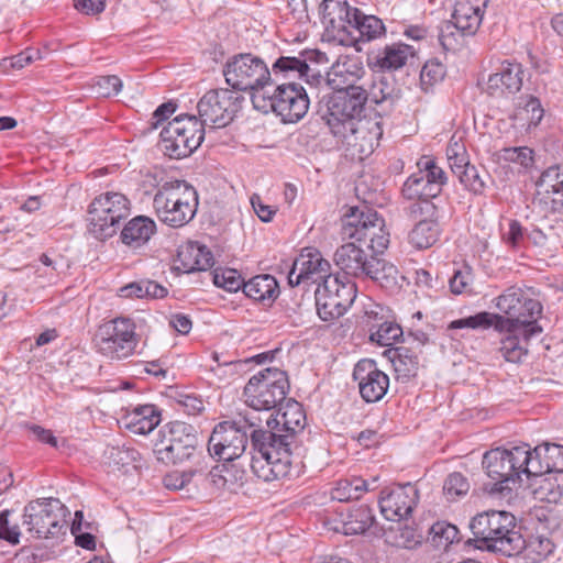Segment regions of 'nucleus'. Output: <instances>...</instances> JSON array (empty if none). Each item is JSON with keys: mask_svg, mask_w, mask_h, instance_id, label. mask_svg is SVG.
I'll return each mask as SVG.
<instances>
[{"mask_svg": "<svg viewBox=\"0 0 563 563\" xmlns=\"http://www.w3.org/2000/svg\"><path fill=\"white\" fill-rule=\"evenodd\" d=\"M325 54L317 49L301 51L298 56H280L273 64V79L267 88L252 93L255 109L268 113L274 112L284 123H296L309 109L307 91L299 84L280 82L282 78H299L310 85H318L322 76L309 63L320 64Z\"/></svg>", "mask_w": 563, "mask_h": 563, "instance_id": "nucleus-1", "label": "nucleus"}, {"mask_svg": "<svg viewBox=\"0 0 563 563\" xmlns=\"http://www.w3.org/2000/svg\"><path fill=\"white\" fill-rule=\"evenodd\" d=\"M266 424L272 430L254 429L251 433L253 454L251 470L264 481L272 482L289 475L291 466V446L298 432L306 424V415L299 402L288 400L276 416L271 415Z\"/></svg>", "mask_w": 563, "mask_h": 563, "instance_id": "nucleus-2", "label": "nucleus"}, {"mask_svg": "<svg viewBox=\"0 0 563 563\" xmlns=\"http://www.w3.org/2000/svg\"><path fill=\"white\" fill-rule=\"evenodd\" d=\"M534 296L533 288L511 286L496 298L497 309L507 314V318L483 311L451 321L448 330H477L488 329L492 325H495L498 330H504L506 327H518L520 324L521 332L540 334L542 328L537 323V319L542 312V305Z\"/></svg>", "mask_w": 563, "mask_h": 563, "instance_id": "nucleus-3", "label": "nucleus"}, {"mask_svg": "<svg viewBox=\"0 0 563 563\" xmlns=\"http://www.w3.org/2000/svg\"><path fill=\"white\" fill-rule=\"evenodd\" d=\"M470 528L478 549L499 552L506 556L520 554L527 542L516 518L505 510H488L476 515Z\"/></svg>", "mask_w": 563, "mask_h": 563, "instance_id": "nucleus-4", "label": "nucleus"}, {"mask_svg": "<svg viewBox=\"0 0 563 563\" xmlns=\"http://www.w3.org/2000/svg\"><path fill=\"white\" fill-rule=\"evenodd\" d=\"M482 464L488 477L495 481L488 488L489 494L508 498L512 490L510 484L522 483V475L528 478L530 445L493 449L484 454Z\"/></svg>", "mask_w": 563, "mask_h": 563, "instance_id": "nucleus-5", "label": "nucleus"}, {"mask_svg": "<svg viewBox=\"0 0 563 563\" xmlns=\"http://www.w3.org/2000/svg\"><path fill=\"white\" fill-rule=\"evenodd\" d=\"M199 198L194 186L186 180L169 179L158 185L153 198L157 218L172 228L190 222L198 210Z\"/></svg>", "mask_w": 563, "mask_h": 563, "instance_id": "nucleus-6", "label": "nucleus"}, {"mask_svg": "<svg viewBox=\"0 0 563 563\" xmlns=\"http://www.w3.org/2000/svg\"><path fill=\"white\" fill-rule=\"evenodd\" d=\"M197 446L195 428L183 421H172L159 429L153 453L164 464H178L199 455Z\"/></svg>", "mask_w": 563, "mask_h": 563, "instance_id": "nucleus-7", "label": "nucleus"}, {"mask_svg": "<svg viewBox=\"0 0 563 563\" xmlns=\"http://www.w3.org/2000/svg\"><path fill=\"white\" fill-rule=\"evenodd\" d=\"M131 212V201L121 192L97 196L88 207L89 232L98 240L113 236Z\"/></svg>", "mask_w": 563, "mask_h": 563, "instance_id": "nucleus-8", "label": "nucleus"}, {"mask_svg": "<svg viewBox=\"0 0 563 563\" xmlns=\"http://www.w3.org/2000/svg\"><path fill=\"white\" fill-rule=\"evenodd\" d=\"M288 389L286 373L277 367H267L249 379L243 395L245 404L254 411H269L286 399Z\"/></svg>", "mask_w": 563, "mask_h": 563, "instance_id": "nucleus-9", "label": "nucleus"}, {"mask_svg": "<svg viewBox=\"0 0 563 563\" xmlns=\"http://www.w3.org/2000/svg\"><path fill=\"white\" fill-rule=\"evenodd\" d=\"M205 139V128L195 115L180 114L161 132V146L170 158H184L197 150Z\"/></svg>", "mask_w": 563, "mask_h": 563, "instance_id": "nucleus-10", "label": "nucleus"}, {"mask_svg": "<svg viewBox=\"0 0 563 563\" xmlns=\"http://www.w3.org/2000/svg\"><path fill=\"white\" fill-rule=\"evenodd\" d=\"M227 84L235 91H262L271 84V71L263 59L252 54H238L229 58L223 68Z\"/></svg>", "mask_w": 563, "mask_h": 563, "instance_id": "nucleus-11", "label": "nucleus"}, {"mask_svg": "<svg viewBox=\"0 0 563 563\" xmlns=\"http://www.w3.org/2000/svg\"><path fill=\"white\" fill-rule=\"evenodd\" d=\"M139 343L135 323L119 317L102 323L95 334L97 351L110 360H124L133 355Z\"/></svg>", "mask_w": 563, "mask_h": 563, "instance_id": "nucleus-12", "label": "nucleus"}, {"mask_svg": "<svg viewBox=\"0 0 563 563\" xmlns=\"http://www.w3.org/2000/svg\"><path fill=\"white\" fill-rule=\"evenodd\" d=\"M323 115L331 133H342L344 126L356 120H364L366 96L365 87H352L333 91L325 102Z\"/></svg>", "mask_w": 563, "mask_h": 563, "instance_id": "nucleus-13", "label": "nucleus"}, {"mask_svg": "<svg viewBox=\"0 0 563 563\" xmlns=\"http://www.w3.org/2000/svg\"><path fill=\"white\" fill-rule=\"evenodd\" d=\"M244 97L233 89L220 88L207 91L197 104L202 126L221 129L229 125L242 108Z\"/></svg>", "mask_w": 563, "mask_h": 563, "instance_id": "nucleus-14", "label": "nucleus"}, {"mask_svg": "<svg viewBox=\"0 0 563 563\" xmlns=\"http://www.w3.org/2000/svg\"><path fill=\"white\" fill-rule=\"evenodd\" d=\"M335 265L345 274L343 280L349 277L371 278L379 280L385 276V271H394V266L387 267L386 263L375 255H369L360 245L349 242L339 246L334 254Z\"/></svg>", "mask_w": 563, "mask_h": 563, "instance_id": "nucleus-15", "label": "nucleus"}, {"mask_svg": "<svg viewBox=\"0 0 563 563\" xmlns=\"http://www.w3.org/2000/svg\"><path fill=\"white\" fill-rule=\"evenodd\" d=\"M356 298V285L351 279L329 277L316 289L318 316L324 321H332L345 313Z\"/></svg>", "mask_w": 563, "mask_h": 563, "instance_id": "nucleus-16", "label": "nucleus"}, {"mask_svg": "<svg viewBox=\"0 0 563 563\" xmlns=\"http://www.w3.org/2000/svg\"><path fill=\"white\" fill-rule=\"evenodd\" d=\"M64 505L56 498L30 501L24 507L23 525L37 539H47L62 528Z\"/></svg>", "mask_w": 563, "mask_h": 563, "instance_id": "nucleus-17", "label": "nucleus"}, {"mask_svg": "<svg viewBox=\"0 0 563 563\" xmlns=\"http://www.w3.org/2000/svg\"><path fill=\"white\" fill-rule=\"evenodd\" d=\"M332 134L345 146L352 157L363 161L378 145L383 129L379 120L366 118L346 124L342 133Z\"/></svg>", "mask_w": 563, "mask_h": 563, "instance_id": "nucleus-18", "label": "nucleus"}, {"mask_svg": "<svg viewBox=\"0 0 563 563\" xmlns=\"http://www.w3.org/2000/svg\"><path fill=\"white\" fill-rule=\"evenodd\" d=\"M406 214L411 220H418L409 233V243L417 250L431 247L441 232L437 206L428 202H412L406 208Z\"/></svg>", "mask_w": 563, "mask_h": 563, "instance_id": "nucleus-19", "label": "nucleus"}, {"mask_svg": "<svg viewBox=\"0 0 563 563\" xmlns=\"http://www.w3.org/2000/svg\"><path fill=\"white\" fill-rule=\"evenodd\" d=\"M532 201L534 210L543 217L563 214V165L547 168L537 183Z\"/></svg>", "mask_w": 563, "mask_h": 563, "instance_id": "nucleus-20", "label": "nucleus"}, {"mask_svg": "<svg viewBox=\"0 0 563 563\" xmlns=\"http://www.w3.org/2000/svg\"><path fill=\"white\" fill-rule=\"evenodd\" d=\"M419 497L418 488L411 483L383 489L378 500L380 514L389 521L408 519L417 507Z\"/></svg>", "mask_w": 563, "mask_h": 563, "instance_id": "nucleus-21", "label": "nucleus"}, {"mask_svg": "<svg viewBox=\"0 0 563 563\" xmlns=\"http://www.w3.org/2000/svg\"><path fill=\"white\" fill-rule=\"evenodd\" d=\"M247 444V434L232 422H221L212 431L208 441L211 456L220 461H233L240 457Z\"/></svg>", "mask_w": 563, "mask_h": 563, "instance_id": "nucleus-22", "label": "nucleus"}, {"mask_svg": "<svg viewBox=\"0 0 563 563\" xmlns=\"http://www.w3.org/2000/svg\"><path fill=\"white\" fill-rule=\"evenodd\" d=\"M353 378L358 384L361 397L366 402H377L387 393L389 377L380 371L373 360L358 361L353 371Z\"/></svg>", "mask_w": 563, "mask_h": 563, "instance_id": "nucleus-23", "label": "nucleus"}, {"mask_svg": "<svg viewBox=\"0 0 563 563\" xmlns=\"http://www.w3.org/2000/svg\"><path fill=\"white\" fill-rule=\"evenodd\" d=\"M375 517L367 505L352 508H340L332 518H327L324 525L329 530L346 536L361 534L374 523Z\"/></svg>", "mask_w": 563, "mask_h": 563, "instance_id": "nucleus-24", "label": "nucleus"}, {"mask_svg": "<svg viewBox=\"0 0 563 563\" xmlns=\"http://www.w3.org/2000/svg\"><path fill=\"white\" fill-rule=\"evenodd\" d=\"M523 75L521 64L505 60L494 74L489 75L487 91L493 97L517 93L522 87Z\"/></svg>", "mask_w": 563, "mask_h": 563, "instance_id": "nucleus-25", "label": "nucleus"}, {"mask_svg": "<svg viewBox=\"0 0 563 563\" xmlns=\"http://www.w3.org/2000/svg\"><path fill=\"white\" fill-rule=\"evenodd\" d=\"M365 75V68L357 56L342 55L327 73V82L333 89L358 87L356 82Z\"/></svg>", "mask_w": 563, "mask_h": 563, "instance_id": "nucleus-26", "label": "nucleus"}, {"mask_svg": "<svg viewBox=\"0 0 563 563\" xmlns=\"http://www.w3.org/2000/svg\"><path fill=\"white\" fill-rule=\"evenodd\" d=\"M545 473H563V445L544 443L530 448L528 478L542 477Z\"/></svg>", "mask_w": 563, "mask_h": 563, "instance_id": "nucleus-27", "label": "nucleus"}, {"mask_svg": "<svg viewBox=\"0 0 563 563\" xmlns=\"http://www.w3.org/2000/svg\"><path fill=\"white\" fill-rule=\"evenodd\" d=\"M489 0H456L451 22L466 34L478 30Z\"/></svg>", "mask_w": 563, "mask_h": 563, "instance_id": "nucleus-28", "label": "nucleus"}, {"mask_svg": "<svg viewBox=\"0 0 563 563\" xmlns=\"http://www.w3.org/2000/svg\"><path fill=\"white\" fill-rule=\"evenodd\" d=\"M295 262L296 268L303 274L309 283L319 285L329 277H339V275H332L330 273V263L323 258L322 254L316 249H303Z\"/></svg>", "mask_w": 563, "mask_h": 563, "instance_id": "nucleus-29", "label": "nucleus"}, {"mask_svg": "<svg viewBox=\"0 0 563 563\" xmlns=\"http://www.w3.org/2000/svg\"><path fill=\"white\" fill-rule=\"evenodd\" d=\"M357 8L350 7L346 0H323L321 13L323 22L333 30L353 34L350 30L353 18L357 16Z\"/></svg>", "mask_w": 563, "mask_h": 563, "instance_id": "nucleus-30", "label": "nucleus"}, {"mask_svg": "<svg viewBox=\"0 0 563 563\" xmlns=\"http://www.w3.org/2000/svg\"><path fill=\"white\" fill-rule=\"evenodd\" d=\"M156 232V223L146 216H136L125 223L120 233L123 244L131 249L145 245Z\"/></svg>", "mask_w": 563, "mask_h": 563, "instance_id": "nucleus-31", "label": "nucleus"}, {"mask_svg": "<svg viewBox=\"0 0 563 563\" xmlns=\"http://www.w3.org/2000/svg\"><path fill=\"white\" fill-rule=\"evenodd\" d=\"M384 356L393 364L397 380L408 382L417 376L419 356L407 346L387 349Z\"/></svg>", "mask_w": 563, "mask_h": 563, "instance_id": "nucleus-32", "label": "nucleus"}, {"mask_svg": "<svg viewBox=\"0 0 563 563\" xmlns=\"http://www.w3.org/2000/svg\"><path fill=\"white\" fill-rule=\"evenodd\" d=\"M503 331L507 334L500 341L499 351L507 362L519 363L528 353V342L538 334H528L521 332L520 324L518 327H506Z\"/></svg>", "mask_w": 563, "mask_h": 563, "instance_id": "nucleus-33", "label": "nucleus"}, {"mask_svg": "<svg viewBox=\"0 0 563 563\" xmlns=\"http://www.w3.org/2000/svg\"><path fill=\"white\" fill-rule=\"evenodd\" d=\"M177 256L185 273L207 271L213 265L211 252L205 245H200L197 242L181 245Z\"/></svg>", "mask_w": 563, "mask_h": 563, "instance_id": "nucleus-34", "label": "nucleus"}, {"mask_svg": "<svg viewBox=\"0 0 563 563\" xmlns=\"http://www.w3.org/2000/svg\"><path fill=\"white\" fill-rule=\"evenodd\" d=\"M126 428L135 434H147L159 423L161 416L153 405L135 407L125 417Z\"/></svg>", "mask_w": 563, "mask_h": 563, "instance_id": "nucleus-35", "label": "nucleus"}, {"mask_svg": "<svg viewBox=\"0 0 563 563\" xmlns=\"http://www.w3.org/2000/svg\"><path fill=\"white\" fill-rule=\"evenodd\" d=\"M401 194L407 200L428 203H433L431 199L438 196L435 186L432 184L429 185L419 168L406 179L401 188Z\"/></svg>", "mask_w": 563, "mask_h": 563, "instance_id": "nucleus-36", "label": "nucleus"}, {"mask_svg": "<svg viewBox=\"0 0 563 563\" xmlns=\"http://www.w3.org/2000/svg\"><path fill=\"white\" fill-rule=\"evenodd\" d=\"M243 292L251 299L260 302H272L278 294L277 280L272 275H257L245 282Z\"/></svg>", "mask_w": 563, "mask_h": 563, "instance_id": "nucleus-37", "label": "nucleus"}, {"mask_svg": "<svg viewBox=\"0 0 563 563\" xmlns=\"http://www.w3.org/2000/svg\"><path fill=\"white\" fill-rule=\"evenodd\" d=\"M377 211L369 208H352L351 213L346 214L343 223V234L350 239L358 241L366 235V231L373 221H377Z\"/></svg>", "mask_w": 563, "mask_h": 563, "instance_id": "nucleus-38", "label": "nucleus"}, {"mask_svg": "<svg viewBox=\"0 0 563 563\" xmlns=\"http://www.w3.org/2000/svg\"><path fill=\"white\" fill-rule=\"evenodd\" d=\"M366 103L385 106L384 111L390 108L395 100V86L384 75L374 76L371 84L365 88Z\"/></svg>", "mask_w": 563, "mask_h": 563, "instance_id": "nucleus-39", "label": "nucleus"}, {"mask_svg": "<svg viewBox=\"0 0 563 563\" xmlns=\"http://www.w3.org/2000/svg\"><path fill=\"white\" fill-rule=\"evenodd\" d=\"M416 51L412 46L404 43L386 45L377 57V64L382 69L397 70L404 67L409 58H412Z\"/></svg>", "mask_w": 563, "mask_h": 563, "instance_id": "nucleus-40", "label": "nucleus"}, {"mask_svg": "<svg viewBox=\"0 0 563 563\" xmlns=\"http://www.w3.org/2000/svg\"><path fill=\"white\" fill-rule=\"evenodd\" d=\"M350 30L351 34L357 41H372L379 37L385 32V26L380 19L375 15H365L360 9L357 16L353 18Z\"/></svg>", "mask_w": 563, "mask_h": 563, "instance_id": "nucleus-41", "label": "nucleus"}, {"mask_svg": "<svg viewBox=\"0 0 563 563\" xmlns=\"http://www.w3.org/2000/svg\"><path fill=\"white\" fill-rule=\"evenodd\" d=\"M374 488L362 477L343 478L335 483L331 490V498L338 501L358 499L365 492Z\"/></svg>", "mask_w": 563, "mask_h": 563, "instance_id": "nucleus-42", "label": "nucleus"}, {"mask_svg": "<svg viewBox=\"0 0 563 563\" xmlns=\"http://www.w3.org/2000/svg\"><path fill=\"white\" fill-rule=\"evenodd\" d=\"M544 115V109L537 97L526 96L521 98V102L514 115V119L527 124L528 128L537 126Z\"/></svg>", "mask_w": 563, "mask_h": 563, "instance_id": "nucleus-43", "label": "nucleus"}, {"mask_svg": "<svg viewBox=\"0 0 563 563\" xmlns=\"http://www.w3.org/2000/svg\"><path fill=\"white\" fill-rule=\"evenodd\" d=\"M358 242L367 243L368 249L375 254L383 253L389 245V233L386 230L385 220L377 213V221H373Z\"/></svg>", "mask_w": 563, "mask_h": 563, "instance_id": "nucleus-44", "label": "nucleus"}, {"mask_svg": "<svg viewBox=\"0 0 563 563\" xmlns=\"http://www.w3.org/2000/svg\"><path fill=\"white\" fill-rule=\"evenodd\" d=\"M402 336L401 327L394 321L372 324L369 340L382 346H390Z\"/></svg>", "mask_w": 563, "mask_h": 563, "instance_id": "nucleus-45", "label": "nucleus"}, {"mask_svg": "<svg viewBox=\"0 0 563 563\" xmlns=\"http://www.w3.org/2000/svg\"><path fill=\"white\" fill-rule=\"evenodd\" d=\"M465 189L474 195H483L486 188V172L481 173L476 166L468 164L457 176Z\"/></svg>", "mask_w": 563, "mask_h": 563, "instance_id": "nucleus-46", "label": "nucleus"}, {"mask_svg": "<svg viewBox=\"0 0 563 563\" xmlns=\"http://www.w3.org/2000/svg\"><path fill=\"white\" fill-rule=\"evenodd\" d=\"M417 168L422 172L429 185L432 184L435 186V192L439 196L442 191L443 185L448 180L445 172L440 166H438L435 161L430 156H422L417 162Z\"/></svg>", "mask_w": 563, "mask_h": 563, "instance_id": "nucleus-47", "label": "nucleus"}, {"mask_svg": "<svg viewBox=\"0 0 563 563\" xmlns=\"http://www.w3.org/2000/svg\"><path fill=\"white\" fill-rule=\"evenodd\" d=\"M430 532L432 534L433 544L443 550H446L449 545L459 541V529L456 526L445 521L433 523Z\"/></svg>", "mask_w": 563, "mask_h": 563, "instance_id": "nucleus-48", "label": "nucleus"}, {"mask_svg": "<svg viewBox=\"0 0 563 563\" xmlns=\"http://www.w3.org/2000/svg\"><path fill=\"white\" fill-rule=\"evenodd\" d=\"M467 35L457 29L451 21H445L439 31V43L446 52H455L463 45V38Z\"/></svg>", "mask_w": 563, "mask_h": 563, "instance_id": "nucleus-49", "label": "nucleus"}, {"mask_svg": "<svg viewBox=\"0 0 563 563\" xmlns=\"http://www.w3.org/2000/svg\"><path fill=\"white\" fill-rule=\"evenodd\" d=\"M445 76V66L437 59H429L420 71V82L423 90H428Z\"/></svg>", "mask_w": 563, "mask_h": 563, "instance_id": "nucleus-50", "label": "nucleus"}, {"mask_svg": "<svg viewBox=\"0 0 563 563\" xmlns=\"http://www.w3.org/2000/svg\"><path fill=\"white\" fill-rule=\"evenodd\" d=\"M559 230L563 231L562 224L558 227L550 225L547 232L542 229L534 228L530 232H527V240L539 247H544L550 243L555 245L556 242H561Z\"/></svg>", "mask_w": 563, "mask_h": 563, "instance_id": "nucleus-51", "label": "nucleus"}, {"mask_svg": "<svg viewBox=\"0 0 563 563\" xmlns=\"http://www.w3.org/2000/svg\"><path fill=\"white\" fill-rule=\"evenodd\" d=\"M201 473V468L173 471L164 476L163 483L167 489L179 490L185 488L192 481L194 476Z\"/></svg>", "mask_w": 563, "mask_h": 563, "instance_id": "nucleus-52", "label": "nucleus"}, {"mask_svg": "<svg viewBox=\"0 0 563 563\" xmlns=\"http://www.w3.org/2000/svg\"><path fill=\"white\" fill-rule=\"evenodd\" d=\"M214 285L221 287L230 292L243 289L245 282L235 269L216 271L213 276Z\"/></svg>", "mask_w": 563, "mask_h": 563, "instance_id": "nucleus-53", "label": "nucleus"}, {"mask_svg": "<svg viewBox=\"0 0 563 563\" xmlns=\"http://www.w3.org/2000/svg\"><path fill=\"white\" fill-rule=\"evenodd\" d=\"M122 80L115 75L100 76L96 79L93 89L100 97L117 96L122 89Z\"/></svg>", "mask_w": 563, "mask_h": 563, "instance_id": "nucleus-54", "label": "nucleus"}, {"mask_svg": "<svg viewBox=\"0 0 563 563\" xmlns=\"http://www.w3.org/2000/svg\"><path fill=\"white\" fill-rule=\"evenodd\" d=\"M446 156L450 168L455 176L470 164L465 148L459 143H451L448 146Z\"/></svg>", "mask_w": 563, "mask_h": 563, "instance_id": "nucleus-55", "label": "nucleus"}, {"mask_svg": "<svg viewBox=\"0 0 563 563\" xmlns=\"http://www.w3.org/2000/svg\"><path fill=\"white\" fill-rule=\"evenodd\" d=\"M444 493L450 497L463 496L470 489V484L461 473L454 472L448 476L443 486Z\"/></svg>", "mask_w": 563, "mask_h": 563, "instance_id": "nucleus-56", "label": "nucleus"}, {"mask_svg": "<svg viewBox=\"0 0 563 563\" xmlns=\"http://www.w3.org/2000/svg\"><path fill=\"white\" fill-rule=\"evenodd\" d=\"M527 239V231L517 220H510L509 229L503 235L504 242L514 250H519Z\"/></svg>", "mask_w": 563, "mask_h": 563, "instance_id": "nucleus-57", "label": "nucleus"}, {"mask_svg": "<svg viewBox=\"0 0 563 563\" xmlns=\"http://www.w3.org/2000/svg\"><path fill=\"white\" fill-rule=\"evenodd\" d=\"M175 400L187 415H198L205 408L203 400L194 394L178 393Z\"/></svg>", "mask_w": 563, "mask_h": 563, "instance_id": "nucleus-58", "label": "nucleus"}, {"mask_svg": "<svg viewBox=\"0 0 563 563\" xmlns=\"http://www.w3.org/2000/svg\"><path fill=\"white\" fill-rule=\"evenodd\" d=\"M473 280L470 267H464L454 272L449 280L450 289L454 295H461L468 290Z\"/></svg>", "mask_w": 563, "mask_h": 563, "instance_id": "nucleus-59", "label": "nucleus"}, {"mask_svg": "<svg viewBox=\"0 0 563 563\" xmlns=\"http://www.w3.org/2000/svg\"><path fill=\"white\" fill-rule=\"evenodd\" d=\"M540 487L542 489H550L551 487H555L558 490L553 493L550 497H548L549 503H560L563 501V473H556L555 475H550L542 477L540 481Z\"/></svg>", "mask_w": 563, "mask_h": 563, "instance_id": "nucleus-60", "label": "nucleus"}, {"mask_svg": "<svg viewBox=\"0 0 563 563\" xmlns=\"http://www.w3.org/2000/svg\"><path fill=\"white\" fill-rule=\"evenodd\" d=\"M10 510L0 511V539L7 540L11 544L19 543L20 529L16 525H9Z\"/></svg>", "mask_w": 563, "mask_h": 563, "instance_id": "nucleus-61", "label": "nucleus"}, {"mask_svg": "<svg viewBox=\"0 0 563 563\" xmlns=\"http://www.w3.org/2000/svg\"><path fill=\"white\" fill-rule=\"evenodd\" d=\"M251 205L254 212L263 222L272 221L274 214L276 213V210L271 206L265 205L258 195H253L251 197Z\"/></svg>", "mask_w": 563, "mask_h": 563, "instance_id": "nucleus-62", "label": "nucleus"}, {"mask_svg": "<svg viewBox=\"0 0 563 563\" xmlns=\"http://www.w3.org/2000/svg\"><path fill=\"white\" fill-rule=\"evenodd\" d=\"M42 59L41 52L36 48H26L20 54L12 57L11 65L15 68H23L26 65H30L34 60Z\"/></svg>", "mask_w": 563, "mask_h": 563, "instance_id": "nucleus-63", "label": "nucleus"}, {"mask_svg": "<svg viewBox=\"0 0 563 563\" xmlns=\"http://www.w3.org/2000/svg\"><path fill=\"white\" fill-rule=\"evenodd\" d=\"M74 7L85 14H99L106 8V0H74Z\"/></svg>", "mask_w": 563, "mask_h": 563, "instance_id": "nucleus-64", "label": "nucleus"}]
</instances>
